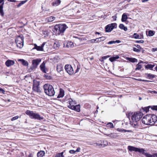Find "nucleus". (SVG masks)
<instances>
[{
  "label": "nucleus",
  "mask_w": 157,
  "mask_h": 157,
  "mask_svg": "<svg viewBox=\"0 0 157 157\" xmlns=\"http://www.w3.org/2000/svg\"><path fill=\"white\" fill-rule=\"evenodd\" d=\"M113 133H110L108 134H105L107 136L110 137H113Z\"/></svg>",
  "instance_id": "nucleus-48"
},
{
  "label": "nucleus",
  "mask_w": 157,
  "mask_h": 157,
  "mask_svg": "<svg viewBox=\"0 0 157 157\" xmlns=\"http://www.w3.org/2000/svg\"><path fill=\"white\" fill-rule=\"evenodd\" d=\"M96 39H92L90 40L89 41H90V42L92 43H96Z\"/></svg>",
  "instance_id": "nucleus-49"
},
{
  "label": "nucleus",
  "mask_w": 157,
  "mask_h": 157,
  "mask_svg": "<svg viewBox=\"0 0 157 157\" xmlns=\"http://www.w3.org/2000/svg\"><path fill=\"white\" fill-rule=\"evenodd\" d=\"M46 62L44 61L43 63L40 65V68L41 71L43 73H46V71H48L47 69L45 67V64Z\"/></svg>",
  "instance_id": "nucleus-12"
},
{
  "label": "nucleus",
  "mask_w": 157,
  "mask_h": 157,
  "mask_svg": "<svg viewBox=\"0 0 157 157\" xmlns=\"http://www.w3.org/2000/svg\"><path fill=\"white\" fill-rule=\"evenodd\" d=\"M55 157H62L61 155L59 153H58L56 155Z\"/></svg>",
  "instance_id": "nucleus-57"
},
{
  "label": "nucleus",
  "mask_w": 157,
  "mask_h": 157,
  "mask_svg": "<svg viewBox=\"0 0 157 157\" xmlns=\"http://www.w3.org/2000/svg\"><path fill=\"white\" fill-rule=\"evenodd\" d=\"M150 118L149 114L146 115L142 118V123L145 124L151 125Z\"/></svg>",
  "instance_id": "nucleus-9"
},
{
  "label": "nucleus",
  "mask_w": 157,
  "mask_h": 157,
  "mask_svg": "<svg viewBox=\"0 0 157 157\" xmlns=\"http://www.w3.org/2000/svg\"><path fill=\"white\" fill-rule=\"evenodd\" d=\"M56 69L57 71L59 72L62 71L63 68L61 65H57Z\"/></svg>",
  "instance_id": "nucleus-32"
},
{
  "label": "nucleus",
  "mask_w": 157,
  "mask_h": 157,
  "mask_svg": "<svg viewBox=\"0 0 157 157\" xmlns=\"http://www.w3.org/2000/svg\"><path fill=\"white\" fill-rule=\"evenodd\" d=\"M44 92L48 96H52L54 95L55 91L52 85L46 84L43 86Z\"/></svg>",
  "instance_id": "nucleus-3"
},
{
  "label": "nucleus",
  "mask_w": 157,
  "mask_h": 157,
  "mask_svg": "<svg viewBox=\"0 0 157 157\" xmlns=\"http://www.w3.org/2000/svg\"><path fill=\"white\" fill-rule=\"evenodd\" d=\"M69 152L71 154H74L75 152V151L74 150H70L69 151Z\"/></svg>",
  "instance_id": "nucleus-54"
},
{
  "label": "nucleus",
  "mask_w": 157,
  "mask_h": 157,
  "mask_svg": "<svg viewBox=\"0 0 157 157\" xmlns=\"http://www.w3.org/2000/svg\"><path fill=\"white\" fill-rule=\"evenodd\" d=\"M79 70H80V68L79 67H78V66H77V68L75 70V72L74 71V74L77 73L79 71Z\"/></svg>",
  "instance_id": "nucleus-50"
},
{
  "label": "nucleus",
  "mask_w": 157,
  "mask_h": 157,
  "mask_svg": "<svg viewBox=\"0 0 157 157\" xmlns=\"http://www.w3.org/2000/svg\"><path fill=\"white\" fill-rule=\"evenodd\" d=\"M119 27L121 29L124 30L125 31H127L128 29L127 27L124 26L123 24H120L119 25Z\"/></svg>",
  "instance_id": "nucleus-29"
},
{
  "label": "nucleus",
  "mask_w": 157,
  "mask_h": 157,
  "mask_svg": "<svg viewBox=\"0 0 157 157\" xmlns=\"http://www.w3.org/2000/svg\"><path fill=\"white\" fill-rule=\"evenodd\" d=\"M128 150L131 151H135L136 152H139L142 154H143L144 151H145L144 149L143 148H138L131 146H128Z\"/></svg>",
  "instance_id": "nucleus-7"
},
{
  "label": "nucleus",
  "mask_w": 157,
  "mask_h": 157,
  "mask_svg": "<svg viewBox=\"0 0 157 157\" xmlns=\"http://www.w3.org/2000/svg\"><path fill=\"white\" fill-rule=\"evenodd\" d=\"M112 18H113V20L114 21H116V18H117V17L116 16H113L112 17Z\"/></svg>",
  "instance_id": "nucleus-56"
},
{
  "label": "nucleus",
  "mask_w": 157,
  "mask_h": 157,
  "mask_svg": "<svg viewBox=\"0 0 157 157\" xmlns=\"http://www.w3.org/2000/svg\"><path fill=\"white\" fill-rule=\"evenodd\" d=\"M143 2H146L148 0H141Z\"/></svg>",
  "instance_id": "nucleus-64"
},
{
  "label": "nucleus",
  "mask_w": 157,
  "mask_h": 157,
  "mask_svg": "<svg viewBox=\"0 0 157 157\" xmlns=\"http://www.w3.org/2000/svg\"><path fill=\"white\" fill-rule=\"evenodd\" d=\"M3 4L4 2H3L2 4L0 5V15H1L2 17L4 16V14L3 10Z\"/></svg>",
  "instance_id": "nucleus-21"
},
{
  "label": "nucleus",
  "mask_w": 157,
  "mask_h": 157,
  "mask_svg": "<svg viewBox=\"0 0 157 157\" xmlns=\"http://www.w3.org/2000/svg\"><path fill=\"white\" fill-rule=\"evenodd\" d=\"M64 92L60 90L59 92V94L57 98H62L64 96Z\"/></svg>",
  "instance_id": "nucleus-34"
},
{
  "label": "nucleus",
  "mask_w": 157,
  "mask_h": 157,
  "mask_svg": "<svg viewBox=\"0 0 157 157\" xmlns=\"http://www.w3.org/2000/svg\"><path fill=\"white\" fill-rule=\"evenodd\" d=\"M65 69L67 72L70 75H72L74 74V69L70 65H66L65 66Z\"/></svg>",
  "instance_id": "nucleus-8"
},
{
  "label": "nucleus",
  "mask_w": 157,
  "mask_h": 157,
  "mask_svg": "<svg viewBox=\"0 0 157 157\" xmlns=\"http://www.w3.org/2000/svg\"><path fill=\"white\" fill-rule=\"evenodd\" d=\"M46 43L44 42L40 46V51L46 52L48 51L47 45H46Z\"/></svg>",
  "instance_id": "nucleus-13"
},
{
  "label": "nucleus",
  "mask_w": 157,
  "mask_h": 157,
  "mask_svg": "<svg viewBox=\"0 0 157 157\" xmlns=\"http://www.w3.org/2000/svg\"><path fill=\"white\" fill-rule=\"evenodd\" d=\"M99 60L101 62H103L104 61V59L102 58V57L101 59H100Z\"/></svg>",
  "instance_id": "nucleus-60"
},
{
  "label": "nucleus",
  "mask_w": 157,
  "mask_h": 157,
  "mask_svg": "<svg viewBox=\"0 0 157 157\" xmlns=\"http://www.w3.org/2000/svg\"><path fill=\"white\" fill-rule=\"evenodd\" d=\"M150 108L151 109L150 106L144 107H142V109L140 110V111L141 112H143L145 113H147L149 111V109Z\"/></svg>",
  "instance_id": "nucleus-18"
},
{
  "label": "nucleus",
  "mask_w": 157,
  "mask_h": 157,
  "mask_svg": "<svg viewBox=\"0 0 157 157\" xmlns=\"http://www.w3.org/2000/svg\"><path fill=\"white\" fill-rule=\"evenodd\" d=\"M105 39V37L102 36L96 39V43H99V42L103 41Z\"/></svg>",
  "instance_id": "nucleus-23"
},
{
  "label": "nucleus",
  "mask_w": 157,
  "mask_h": 157,
  "mask_svg": "<svg viewBox=\"0 0 157 157\" xmlns=\"http://www.w3.org/2000/svg\"><path fill=\"white\" fill-rule=\"evenodd\" d=\"M143 113L141 112L136 113H129L128 117L130 119L131 118L132 121L130 122V124L133 127L136 128L138 126V122L139 121L143 116Z\"/></svg>",
  "instance_id": "nucleus-1"
},
{
  "label": "nucleus",
  "mask_w": 157,
  "mask_h": 157,
  "mask_svg": "<svg viewBox=\"0 0 157 157\" xmlns=\"http://www.w3.org/2000/svg\"><path fill=\"white\" fill-rule=\"evenodd\" d=\"M40 30H41V32L40 34L43 38H44L48 36V32L47 27L41 28Z\"/></svg>",
  "instance_id": "nucleus-11"
},
{
  "label": "nucleus",
  "mask_w": 157,
  "mask_h": 157,
  "mask_svg": "<svg viewBox=\"0 0 157 157\" xmlns=\"http://www.w3.org/2000/svg\"><path fill=\"white\" fill-rule=\"evenodd\" d=\"M151 109L157 111V105L150 106Z\"/></svg>",
  "instance_id": "nucleus-39"
},
{
  "label": "nucleus",
  "mask_w": 157,
  "mask_h": 157,
  "mask_svg": "<svg viewBox=\"0 0 157 157\" xmlns=\"http://www.w3.org/2000/svg\"><path fill=\"white\" fill-rule=\"evenodd\" d=\"M39 83H38L37 84H36L35 83H34L33 86V90L37 92H39Z\"/></svg>",
  "instance_id": "nucleus-17"
},
{
  "label": "nucleus",
  "mask_w": 157,
  "mask_h": 157,
  "mask_svg": "<svg viewBox=\"0 0 157 157\" xmlns=\"http://www.w3.org/2000/svg\"><path fill=\"white\" fill-rule=\"evenodd\" d=\"M136 70H139L141 69L142 68V66L140 64V63H138L136 66Z\"/></svg>",
  "instance_id": "nucleus-38"
},
{
  "label": "nucleus",
  "mask_w": 157,
  "mask_h": 157,
  "mask_svg": "<svg viewBox=\"0 0 157 157\" xmlns=\"http://www.w3.org/2000/svg\"><path fill=\"white\" fill-rule=\"evenodd\" d=\"M60 44L58 42H55L53 44V47L54 48L56 49H57L59 48V47Z\"/></svg>",
  "instance_id": "nucleus-26"
},
{
  "label": "nucleus",
  "mask_w": 157,
  "mask_h": 157,
  "mask_svg": "<svg viewBox=\"0 0 157 157\" xmlns=\"http://www.w3.org/2000/svg\"><path fill=\"white\" fill-rule=\"evenodd\" d=\"M155 32L153 31L150 30L148 32V34H147V32H146V34L149 36H153L155 34Z\"/></svg>",
  "instance_id": "nucleus-33"
},
{
  "label": "nucleus",
  "mask_w": 157,
  "mask_h": 157,
  "mask_svg": "<svg viewBox=\"0 0 157 157\" xmlns=\"http://www.w3.org/2000/svg\"><path fill=\"white\" fill-rule=\"evenodd\" d=\"M142 81H143V82H151V81H148V80H144V79H142Z\"/></svg>",
  "instance_id": "nucleus-63"
},
{
  "label": "nucleus",
  "mask_w": 157,
  "mask_h": 157,
  "mask_svg": "<svg viewBox=\"0 0 157 157\" xmlns=\"http://www.w3.org/2000/svg\"><path fill=\"white\" fill-rule=\"evenodd\" d=\"M19 116H16L14 117H12L11 119V121H13L15 120H16L17 119H18L19 118Z\"/></svg>",
  "instance_id": "nucleus-44"
},
{
  "label": "nucleus",
  "mask_w": 157,
  "mask_h": 157,
  "mask_svg": "<svg viewBox=\"0 0 157 157\" xmlns=\"http://www.w3.org/2000/svg\"><path fill=\"white\" fill-rule=\"evenodd\" d=\"M0 90L1 91H2V93H3L4 92H5V91H4V90L3 89H2V88H0Z\"/></svg>",
  "instance_id": "nucleus-61"
},
{
  "label": "nucleus",
  "mask_w": 157,
  "mask_h": 157,
  "mask_svg": "<svg viewBox=\"0 0 157 157\" xmlns=\"http://www.w3.org/2000/svg\"><path fill=\"white\" fill-rule=\"evenodd\" d=\"M151 51L152 52H155L156 51H157V48H153L152 49Z\"/></svg>",
  "instance_id": "nucleus-55"
},
{
  "label": "nucleus",
  "mask_w": 157,
  "mask_h": 157,
  "mask_svg": "<svg viewBox=\"0 0 157 157\" xmlns=\"http://www.w3.org/2000/svg\"><path fill=\"white\" fill-rule=\"evenodd\" d=\"M63 153H64V152L63 151L61 153H59V154H60V155H61V156H62V157H64V156L63 155Z\"/></svg>",
  "instance_id": "nucleus-59"
},
{
  "label": "nucleus",
  "mask_w": 157,
  "mask_h": 157,
  "mask_svg": "<svg viewBox=\"0 0 157 157\" xmlns=\"http://www.w3.org/2000/svg\"><path fill=\"white\" fill-rule=\"evenodd\" d=\"M67 28L68 27L65 24L56 25L54 26L53 32L56 35H62Z\"/></svg>",
  "instance_id": "nucleus-2"
},
{
  "label": "nucleus",
  "mask_w": 157,
  "mask_h": 157,
  "mask_svg": "<svg viewBox=\"0 0 157 157\" xmlns=\"http://www.w3.org/2000/svg\"><path fill=\"white\" fill-rule=\"evenodd\" d=\"M121 42V41L119 40H117L115 41L112 40L110 41L107 43V44H115L116 43H119Z\"/></svg>",
  "instance_id": "nucleus-25"
},
{
  "label": "nucleus",
  "mask_w": 157,
  "mask_h": 157,
  "mask_svg": "<svg viewBox=\"0 0 157 157\" xmlns=\"http://www.w3.org/2000/svg\"><path fill=\"white\" fill-rule=\"evenodd\" d=\"M15 62L14 61L10 59L7 60L5 63L7 67H10Z\"/></svg>",
  "instance_id": "nucleus-15"
},
{
  "label": "nucleus",
  "mask_w": 157,
  "mask_h": 157,
  "mask_svg": "<svg viewBox=\"0 0 157 157\" xmlns=\"http://www.w3.org/2000/svg\"><path fill=\"white\" fill-rule=\"evenodd\" d=\"M127 15L125 13H124L122 15V18H121V21L122 22H125L126 21V20L127 19Z\"/></svg>",
  "instance_id": "nucleus-28"
},
{
  "label": "nucleus",
  "mask_w": 157,
  "mask_h": 157,
  "mask_svg": "<svg viewBox=\"0 0 157 157\" xmlns=\"http://www.w3.org/2000/svg\"><path fill=\"white\" fill-rule=\"evenodd\" d=\"M21 61H22V63L23 65H25V66L28 65V63H27V61H25L24 59H22Z\"/></svg>",
  "instance_id": "nucleus-41"
},
{
  "label": "nucleus",
  "mask_w": 157,
  "mask_h": 157,
  "mask_svg": "<svg viewBox=\"0 0 157 157\" xmlns=\"http://www.w3.org/2000/svg\"><path fill=\"white\" fill-rule=\"evenodd\" d=\"M71 109L75 110L78 112H79L80 111V106L79 105H77L74 106H71Z\"/></svg>",
  "instance_id": "nucleus-16"
},
{
  "label": "nucleus",
  "mask_w": 157,
  "mask_h": 157,
  "mask_svg": "<svg viewBox=\"0 0 157 157\" xmlns=\"http://www.w3.org/2000/svg\"><path fill=\"white\" fill-rule=\"evenodd\" d=\"M126 59L127 60L132 63L137 62V60L135 58L127 57Z\"/></svg>",
  "instance_id": "nucleus-22"
},
{
  "label": "nucleus",
  "mask_w": 157,
  "mask_h": 157,
  "mask_svg": "<svg viewBox=\"0 0 157 157\" xmlns=\"http://www.w3.org/2000/svg\"><path fill=\"white\" fill-rule=\"evenodd\" d=\"M109 57H110V56L108 55V56H103L102 57V58L104 60V59H106L107 58Z\"/></svg>",
  "instance_id": "nucleus-51"
},
{
  "label": "nucleus",
  "mask_w": 157,
  "mask_h": 157,
  "mask_svg": "<svg viewBox=\"0 0 157 157\" xmlns=\"http://www.w3.org/2000/svg\"><path fill=\"white\" fill-rule=\"evenodd\" d=\"M133 51L137 52H140V50L136 48H133Z\"/></svg>",
  "instance_id": "nucleus-45"
},
{
  "label": "nucleus",
  "mask_w": 157,
  "mask_h": 157,
  "mask_svg": "<svg viewBox=\"0 0 157 157\" xmlns=\"http://www.w3.org/2000/svg\"><path fill=\"white\" fill-rule=\"evenodd\" d=\"M154 66V65L147 64L145 66V67L146 69L151 70Z\"/></svg>",
  "instance_id": "nucleus-31"
},
{
  "label": "nucleus",
  "mask_w": 157,
  "mask_h": 157,
  "mask_svg": "<svg viewBox=\"0 0 157 157\" xmlns=\"http://www.w3.org/2000/svg\"><path fill=\"white\" fill-rule=\"evenodd\" d=\"M36 49L37 51H39V46H37L36 47H34L33 48V49Z\"/></svg>",
  "instance_id": "nucleus-52"
},
{
  "label": "nucleus",
  "mask_w": 157,
  "mask_h": 157,
  "mask_svg": "<svg viewBox=\"0 0 157 157\" xmlns=\"http://www.w3.org/2000/svg\"><path fill=\"white\" fill-rule=\"evenodd\" d=\"M25 113L31 118L39 119V115L34 113L33 111L27 110L26 111Z\"/></svg>",
  "instance_id": "nucleus-5"
},
{
  "label": "nucleus",
  "mask_w": 157,
  "mask_h": 157,
  "mask_svg": "<svg viewBox=\"0 0 157 157\" xmlns=\"http://www.w3.org/2000/svg\"><path fill=\"white\" fill-rule=\"evenodd\" d=\"M117 27V24L116 23H111L105 27V30L106 32H111L114 28Z\"/></svg>",
  "instance_id": "nucleus-6"
},
{
  "label": "nucleus",
  "mask_w": 157,
  "mask_h": 157,
  "mask_svg": "<svg viewBox=\"0 0 157 157\" xmlns=\"http://www.w3.org/2000/svg\"><path fill=\"white\" fill-rule=\"evenodd\" d=\"M55 17H54L51 16L50 17L48 18V21H49L51 22L54 21L55 20Z\"/></svg>",
  "instance_id": "nucleus-37"
},
{
  "label": "nucleus",
  "mask_w": 157,
  "mask_h": 157,
  "mask_svg": "<svg viewBox=\"0 0 157 157\" xmlns=\"http://www.w3.org/2000/svg\"><path fill=\"white\" fill-rule=\"evenodd\" d=\"M80 148H79V147H78V148L77 149H76V151H75V152H79V151H80Z\"/></svg>",
  "instance_id": "nucleus-58"
},
{
  "label": "nucleus",
  "mask_w": 157,
  "mask_h": 157,
  "mask_svg": "<svg viewBox=\"0 0 157 157\" xmlns=\"http://www.w3.org/2000/svg\"><path fill=\"white\" fill-rule=\"evenodd\" d=\"M61 1L60 0H56L52 3V5L53 6H57L59 5Z\"/></svg>",
  "instance_id": "nucleus-20"
},
{
  "label": "nucleus",
  "mask_w": 157,
  "mask_h": 157,
  "mask_svg": "<svg viewBox=\"0 0 157 157\" xmlns=\"http://www.w3.org/2000/svg\"><path fill=\"white\" fill-rule=\"evenodd\" d=\"M107 127L111 128H114L113 124L111 122L108 123L107 124Z\"/></svg>",
  "instance_id": "nucleus-36"
},
{
  "label": "nucleus",
  "mask_w": 157,
  "mask_h": 157,
  "mask_svg": "<svg viewBox=\"0 0 157 157\" xmlns=\"http://www.w3.org/2000/svg\"><path fill=\"white\" fill-rule=\"evenodd\" d=\"M146 157H155L154 154L153 155H151L147 153H145L144 151L143 154Z\"/></svg>",
  "instance_id": "nucleus-30"
},
{
  "label": "nucleus",
  "mask_w": 157,
  "mask_h": 157,
  "mask_svg": "<svg viewBox=\"0 0 157 157\" xmlns=\"http://www.w3.org/2000/svg\"><path fill=\"white\" fill-rule=\"evenodd\" d=\"M9 1H10L11 2H14L16 1L15 0H8Z\"/></svg>",
  "instance_id": "nucleus-62"
},
{
  "label": "nucleus",
  "mask_w": 157,
  "mask_h": 157,
  "mask_svg": "<svg viewBox=\"0 0 157 157\" xmlns=\"http://www.w3.org/2000/svg\"><path fill=\"white\" fill-rule=\"evenodd\" d=\"M68 102L69 103V105H68L67 106L70 109H71L70 106H74V104H76L75 101H73L71 99H69V101H68Z\"/></svg>",
  "instance_id": "nucleus-19"
},
{
  "label": "nucleus",
  "mask_w": 157,
  "mask_h": 157,
  "mask_svg": "<svg viewBox=\"0 0 157 157\" xmlns=\"http://www.w3.org/2000/svg\"><path fill=\"white\" fill-rule=\"evenodd\" d=\"M39 63V60L38 59H34L32 61L33 66L31 67L32 70L36 68Z\"/></svg>",
  "instance_id": "nucleus-14"
},
{
  "label": "nucleus",
  "mask_w": 157,
  "mask_h": 157,
  "mask_svg": "<svg viewBox=\"0 0 157 157\" xmlns=\"http://www.w3.org/2000/svg\"><path fill=\"white\" fill-rule=\"evenodd\" d=\"M27 2V0L23 1L21 2L17 6V7H19L21 5L25 4Z\"/></svg>",
  "instance_id": "nucleus-35"
},
{
  "label": "nucleus",
  "mask_w": 157,
  "mask_h": 157,
  "mask_svg": "<svg viewBox=\"0 0 157 157\" xmlns=\"http://www.w3.org/2000/svg\"><path fill=\"white\" fill-rule=\"evenodd\" d=\"M145 75L147 76V78L150 79H152L155 77V75H153L151 74L145 73Z\"/></svg>",
  "instance_id": "nucleus-24"
},
{
  "label": "nucleus",
  "mask_w": 157,
  "mask_h": 157,
  "mask_svg": "<svg viewBox=\"0 0 157 157\" xmlns=\"http://www.w3.org/2000/svg\"><path fill=\"white\" fill-rule=\"evenodd\" d=\"M119 56H113L110 57L109 58V60L111 62H113L116 59H119Z\"/></svg>",
  "instance_id": "nucleus-27"
},
{
  "label": "nucleus",
  "mask_w": 157,
  "mask_h": 157,
  "mask_svg": "<svg viewBox=\"0 0 157 157\" xmlns=\"http://www.w3.org/2000/svg\"><path fill=\"white\" fill-rule=\"evenodd\" d=\"M151 125H154L157 122V116L155 114H149Z\"/></svg>",
  "instance_id": "nucleus-10"
},
{
  "label": "nucleus",
  "mask_w": 157,
  "mask_h": 157,
  "mask_svg": "<svg viewBox=\"0 0 157 157\" xmlns=\"http://www.w3.org/2000/svg\"><path fill=\"white\" fill-rule=\"evenodd\" d=\"M45 154V152L44 151H40V157H43Z\"/></svg>",
  "instance_id": "nucleus-42"
},
{
  "label": "nucleus",
  "mask_w": 157,
  "mask_h": 157,
  "mask_svg": "<svg viewBox=\"0 0 157 157\" xmlns=\"http://www.w3.org/2000/svg\"><path fill=\"white\" fill-rule=\"evenodd\" d=\"M139 35L136 33H134L133 34V37L135 39L139 38Z\"/></svg>",
  "instance_id": "nucleus-43"
},
{
  "label": "nucleus",
  "mask_w": 157,
  "mask_h": 157,
  "mask_svg": "<svg viewBox=\"0 0 157 157\" xmlns=\"http://www.w3.org/2000/svg\"><path fill=\"white\" fill-rule=\"evenodd\" d=\"M136 42L138 43H143L144 42V41L143 40H136Z\"/></svg>",
  "instance_id": "nucleus-47"
},
{
  "label": "nucleus",
  "mask_w": 157,
  "mask_h": 157,
  "mask_svg": "<svg viewBox=\"0 0 157 157\" xmlns=\"http://www.w3.org/2000/svg\"><path fill=\"white\" fill-rule=\"evenodd\" d=\"M135 46L138 48H140L141 49H143V48H142L139 45L137 44Z\"/></svg>",
  "instance_id": "nucleus-53"
},
{
  "label": "nucleus",
  "mask_w": 157,
  "mask_h": 157,
  "mask_svg": "<svg viewBox=\"0 0 157 157\" xmlns=\"http://www.w3.org/2000/svg\"><path fill=\"white\" fill-rule=\"evenodd\" d=\"M69 45H71L70 47H71L73 45V43L72 42H70L69 43H68L67 44V46L68 47H70Z\"/></svg>",
  "instance_id": "nucleus-46"
},
{
  "label": "nucleus",
  "mask_w": 157,
  "mask_h": 157,
  "mask_svg": "<svg viewBox=\"0 0 157 157\" xmlns=\"http://www.w3.org/2000/svg\"><path fill=\"white\" fill-rule=\"evenodd\" d=\"M44 77H45L47 79H50L51 78V76L48 75V74L46 75L44 74Z\"/></svg>",
  "instance_id": "nucleus-40"
},
{
  "label": "nucleus",
  "mask_w": 157,
  "mask_h": 157,
  "mask_svg": "<svg viewBox=\"0 0 157 157\" xmlns=\"http://www.w3.org/2000/svg\"><path fill=\"white\" fill-rule=\"evenodd\" d=\"M24 38L22 35L18 36L15 39L17 46L19 48H21L23 46Z\"/></svg>",
  "instance_id": "nucleus-4"
}]
</instances>
